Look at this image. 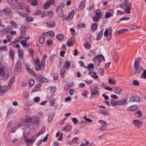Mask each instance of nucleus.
Segmentation results:
<instances>
[{
  "label": "nucleus",
  "mask_w": 146,
  "mask_h": 146,
  "mask_svg": "<svg viewBox=\"0 0 146 146\" xmlns=\"http://www.w3.org/2000/svg\"><path fill=\"white\" fill-rule=\"evenodd\" d=\"M42 84L41 83H40L36 85L35 87L34 88V90L35 91H36L39 90L40 88V87L41 86Z\"/></svg>",
  "instance_id": "obj_42"
},
{
  "label": "nucleus",
  "mask_w": 146,
  "mask_h": 146,
  "mask_svg": "<svg viewBox=\"0 0 146 146\" xmlns=\"http://www.w3.org/2000/svg\"><path fill=\"white\" fill-rule=\"evenodd\" d=\"M89 74L92 77H93L95 79H97L98 77L97 76H94L93 74H94L95 75H96V74L95 72H89Z\"/></svg>",
  "instance_id": "obj_34"
},
{
  "label": "nucleus",
  "mask_w": 146,
  "mask_h": 146,
  "mask_svg": "<svg viewBox=\"0 0 146 146\" xmlns=\"http://www.w3.org/2000/svg\"><path fill=\"white\" fill-rule=\"evenodd\" d=\"M9 54L11 56L12 60H13L14 58V52L12 50H11L9 52Z\"/></svg>",
  "instance_id": "obj_33"
},
{
  "label": "nucleus",
  "mask_w": 146,
  "mask_h": 146,
  "mask_svg": "<svg viewBox=\"0 0 146 146\" xmlns=\"http://www.w3.org/2000/svg\"><path fill=\"white\" fill-rule=\"evenodd\" d=\"M84 46L85 48L87 49H89L90 48V44L89 43H85L84 44Z\"/></svg>",
  "instance_id": "obj_63"
},
{
  "label": "nucleus",
  "mask_w": 146,
  "mask_h": 146,
  "mask_svg": "<svg viewBox=\"0 0 146 146\" xmlns=\"http://www.w3.org/2000/svg\"><path fill=\"white\" fill-rule=\"evenodd\" d=\"M13 111V110L12 109H9L7 111V116H8L10 114H12Z\"/></svg>",
  "instance_id": "obj_55"
},
{
  "label": "nucleus",
  "mask_w": 146,
  "mask_h": 146,
  "mask_svg": "<svg viewBox=\"0 0 146 146\" xmlns=\"http://www.w3.org/2000/svg\"><path fill=\"white\" fill-rule=\"evenodd\" d=\"M132 123L138 128H139L143 123L142 121L138 120H134L133 121Z\"/></svg>",
  "instance_id": "obj_8"
},
{
  "label": "nucleus",
  "mask_w": 146,
  "mask_h": 146,
  "mask_svg": "<svg viewBox=\"0 0 146 146\" xmlns=\"http://www.w3.org/2000/svg\"><path fill=\"white\" fill-rule=\"evenodd\" d=\"M100 112L104 115H109V113H108L107 110H103L102 109H100L99 110Z\"/></svg>",
  "instance_id": "obj_28"
},
{
  "label": "nucleus",
  "mask_w": 146,
  "mask_h": 146,
  "mask_svg": "<svg viewBox=\"0 0 146 146\" xmlns=\"http://www.w3.org/2000/svg\"><path fill=\"white\" fill-rule=\"evenodd\" d=\"M47 16L49 18H51L53 16V13L51 11H49L47 13Z\"/></svg>",
  "instance_id": "obj_46"
},
{
  "label": "nucleus",
  "mask_w": 146,
  "mask_h": 146,
  "mask_svg": "<svg viewBox=\"0 0 146 146\" xmlns=\"http://www.w3.org/2000/svg\"><path fill=\"white\" fill-rule=\"evenodd\" d=\"M128 0H124L121 5V8L123 9H124L125 6L128 5Z\"/></svg>",
  "instance_id": "obj_22"
},
{
  "label": "nucleus",
  "mask_w": 146,
  "mask_h": 146,
  "mask_svg": "<svg viewBox=\"0 0 146 146\" xmlns=\"http://www.w3.org/2000/svg\"><path fill=\"white\" fill-rule=\"evenodd\" d=\"M123 104H125V105L127 104V101L126 100H121L118 102H117V106H121Z\"/></svg>",
  "instance_id": "obj_14"
},
{
  "label": "nucleus",
  "mask_w": 146,
  "mask_h": 146,
  "mask_svg": "<svg viewBox=\"0 0 146 146\" xmlns=\"http://www.w3.org/2000/svg\"><path fill=\"white\" fill-rule=\"evenodd\" d=\"M53 117V114H50L48 118V121L49 122L52 121Z\"/></svg>",
  "instance_id": "obj_51"
},
{
  "label": "nucleus",
  "mask_w": 146,
  "mask_h": 146,
  "mask_svg": "<svg viewBox=\"0 0 146 146\" xmlns=\"http://www.w3.org/2000/svg\"><path fill=\"white\" fill-rule=\"evenodd\" d=\"M45 130V127H43L42 128L40 131L36 135V137H38L40 135L44 133Z\"/></svg>",
  "instance_id": "obj_38"
},
{
  "label": "nucleus",
  "mask_w": 146,
  "mask_h": 146,
  "mask_svg": "<svg viewBox=\"0 0 146 146\" xmlns=\"http://www.w3.org/2000/svg\"><path fill=\"white\" fill-rule=\"evenodd\" d=\"M98 88L97 84H94L90 88L91 93V96L93 97H97L99 96Z\"/></svg>",
  "instance_id": "obj_2"
},
{
  "label": "nucleus",
  "mask_w": 146,
  "mask_h": 146,
  "mask_svg": "<svg viewBox=\"0 0 146 146\" xmlns=\"http://www.w3.org/2000/svg\"><path fill=\"white\" fill-rule=\"evenodd\" d=\"M29 133V131L28 130H25L23 132L24 137L25 138H26Z\"/></svg>",
  "instance_id": "obj_36"
},
{
  "label": "nucleus",
  "mask_w": 146,
  "mask_h": 146,
  "mask_svg": "<svg viewBox=\"0 0 146 146\" xmlns=\"http://www.w3.org/2000/svg\"><path fill=\"white\" fill-rule=\"evenodd\" d=\"M35 83V80L33 79H31L29 82V84L30 86H32Z\"/></svg>",
  "instance_id": "obj_56"
},
{
  "label": "nucleus",
  "mask_w": 146,
  "mask_h": 146,
  "mask_svg": "<svg viewBox=\"0 0 146 146\" xmlns=\"http://www.w3.org/2000/svg\"><path fill=\"white\" fill-rule=\"evenodd\" d=\"M74 43V42L73 40L71 39H70L68 40L66 42L67 46H71L73 45Z\"/></svg>",
  "instance_id": "obj_20"
},
{
  "label": "nucleus",
  "mask_w": 146,
  "mask_h": 146,
  "mask_svg": "<svg viewBox=\"0 0 146 146\" xmlns=\"http://www.w3.org/2000/svg\"><path fill=\"white\" fill-rule=\"evenodd\" d=\"M21 63L22 62L21 61L19 60L17 61L15 65L14 69V72H20L22 68L21 65Z\"/></svg>",
  "instance_id": "obj_3"
},
{
  "label": "nucleus",
  "mask_w": 146,
  "mask_h": 146,
  "mask_svg": "<svg viewBox=\"0 0 146 146\" xmlns=\"http://www.w3.org/2000/svg\"><path fill=\"white\" fill-rule=\"evenodd\" d=\"M49 36L51 37H54L55 36L54 33L52 31H49Z\"/></svg>",
  "instance_id": "obj_64"
},
{
  "label": "nucleus",
  "mask_w": 146,
  "mask_h": 146,
  "mask_svg": "<svg viewBox=\"0 0 146 146\" xmlns=\"http://www.w3.org/2000/svg\"><path fill=\"white\" fill-rule=\"evenodd\" d=\"M103 34V30L101 29L100 32L99 33L98 35L96 38V40H99L102 38Z\"/></svg>",
  "instance_id": "obj_16"
},
{
  "label": "nucleus",
  "mask_w": 146,
  "mask_h": 146,
  "mask_svg": "<svg viewBox=\"0 0 146 146\" xmlns=\"http://www.w3.org/2000/svg\"><path fill=\"white\" fill-rule=\"evenodd\" d=\"M128 31V30L127 29H121L116 32V34L117 35H118L121 34H122L125 32H127Z\"/></svg>",
  "instance_id": "obj_17"
},
{
  "label": "nucleus",
  "mask_w": 146,
  "mask_h": 146,
  "mask_svg": "<svg viewBox=\"0 0 146 146\" xmlns=\"http://www.w3.org/2000/svg\"><path fill=\"white\" fill-rule=\"evenodd\" d=\"M104 35L105 36H106V40L108 41H109L111 40L112 36L111 35H108V29H106L105 30Z\"/></svg>",
  "instance_id": "obj_12"
},
{
  "label": "nucleus",
  "mask_w": 146,
  "mask_h": 146,
  "mask_svg": "<svg viewBox=\"0 0 146 146\" xmlns=\"http://www.w3.org/2000/svg\"><path fill=\"white\" fill-rule=\"evenodd\" d=\"M98 122L101 124L102 126H104V127H106L108 125V124H107L105 121L103 120H99Z\"/></svg>",
  "instance_id": "obj_40"
},
{
  "label": "nucleus",
  "mask_w": 146,
  "mask_h": 146,
  "mask_svg": "<svg viewBox=\"0 0 146 146\" xmlns=\"http://www.w3.org/2000/svg\"><path fill=\"white\" fill-rule=\"evenodd\" d=\"M113 16V14L110 12H108L106 13L105 16V18L106 19L109 18L110 17H112Z\"/></svg>",
  "instance_id": "obj_48"
},
{
  "label": "nucleus",
  "mask_w": 146,
  "mask_h": 146,
  "mask_svg": "<svg viewBox=\"0 0 146 146\" xmlns=\"http://www.w3.org/2000/svg\"><path fill=\"white\" fill-rule=\"evenodd\" d=\"M83 118L86 121H88L89 123L92 122V120L88 118L86 116H84V117Z\"/></svg>",
  "instance_id": "obj_61"
},
{
  "label": "nucleus",
  "mask_w": 146,
  "mask_h": 146,
  "mask_svg": "<svg viewBox=\"0 0 146 146\" xmlns=\"http://www.w3.org/2000/svg\"><path fill=\"white\" fill-rule=\"evenodd\" d=\"M39 121V119L38 117L34 116L31 118V123L36 125L38 124Z\"/></svg>",
  "instance_id": "obj_9"
},
{
  "label": "nucleus",
  "mask_w": 146,
  "mask_h": 146,
  "mask_svg": "<svg viewBox=\"0 0 146 146\" xmlns=\"http://www.w3.org/2000/svg\"><path fill=\"white\" fill-rule=\"evenodd\" d=\"M125 10V11L127 13L129 14L130 13V9L128 5L125 6L124 9H123Z\"/></svg>",
  "instance_id": "obj_41"
},
{
  "label": "nucleus",
  "mask_w": 146,
  "mask_h": 146,
  "mask_svg": "<svg viewBox=\"0 0 146 146\" xmlns=\"http://www.w3.org/2000/svg\"><path fill=\"white\" fill-rule=\"evenodd\" d=\"M18 54L20 58L22 59L23 57V51L20 50H18Z\"/></svg>",
  "instance_id": "obj_30"
},
{
  "label": "nucleus",
  "mask_w": 146,
  "mask_h": 146,
  "mask_svg": "<svg viewBox=\"0 0 146 146\" xmlns=\"http://www.w3.org/2000/svg\"><path fill=\"white\" fill-rule=\"evenodd\" d=\"M38 3L37 0H33L31 3V5L33 6H36L38 4Z\"/></svg>",
  "instance_id": "obj_57"
},
{
  "label": "nucleus",
  "mask_w": 146,
  "mask_h": 146,
  "mask_svg": "<svg viewBox=\"0 0 146 146\" xmlns=\"http://www.w3.org/2000/svg\"><path fill=\"white\" fill-rule=\"evenodd\" d=\"M47 57L46 54H44V58L41 61V64L42 65V68H44L45 66V59Z\"/></svg>",
  "instance_id": "obj_24"
},
{
  "label": "nucleus",
  "mask_w": 146,
  "mask_h": 146,
  "mask_svg": "<svg viewBox=\"0 0 146 146\" xmlns=\"http://www.w3.org/2000/svg\"><path fill=\"white\" fill-rule=\"evenodd\" d=\"M71 127V126L70 125H68L64 127L63 130L66 131L68 132L70 130Z\"/></svg>",
  "instance_id": "obj_43"
},
{
  "label": "nucleus",
  "mask_w": 146,
  "mask_h": 146,
  "mask_svg": "<svg viewBox=\"0 0 146 146\" xmlns=\"http://www.w3.org/2000/svg\"><path fill=\"white\" fill-rule=\"evenodd\" d=\"M55 23L52 21H49L46 23L47 27L49 28H52L55 25Z\"/></svg>",
  "instance_id": "obj_13"
},
{
  "label": "nucleus",
  "mask_w": 146,
  "mask_h": 146,
  "mask_svg": "<svg viewBox=\"0 0 146 146\" xmlns=\"http://www.w3.org/2000/svg\"><path fill=\"white\" fill-rule=\"evenodd\" d=\"M70 64V62L69 61H66V62L65 68L67 70L69 68Z\"/></svg>",
  "instance_id": "obj_52"
},
{
  "label": "nucleus",
  "mask_w": 146,
  "mask_h": 146,
  "mask_svg": "<svg viewBox=\"0 0 146 146\" xmlns=\"http://www.w3.org/2000/svg\"><path fill=\"white\" fill-rule=\"evenodd\" d=\"M12 27L10 26H7L5 28L3 29L2 30H3V33H7L9 32V30L11 29Z\"/></svg>",
  "instance_id": "obj_26"
},
{
  "label": "nucleus",
  "mask_w": 146,
  "mask_h": 146,
  "mask_svg": "<svg viewBox=\"0 0 146 146\" xmlns=\"http://www.w3.org/2000/svg\"><path fill=\"white\" fill-rule=\"evenodd\" d=\"M3 75H2L3 79V80H5L7 79L10 76L9 72H7V73H4Z\"/></svg>",
  "instance_id": "obj_15"
},
{
  "label": "nucleus",
  "mask_w": 146,
  "mask_h": 146,
  "mask_svg": "<svg viewBox=\"0 0 146 146\" xmlns=\"http://www.w3.org/2000/svg\"><path fill=\"white\" fill-rule=\"evenodd\" d=\"M25 66L27 72L35 76L36 79L40 83L46 82L48 81V80L42 75L40 74L36 75L35 72L30 68L29 65L28 64H25Z\"/></svg>",
  "instance_id": "obj_1"
},
{
  "label": "nucleus",
  "mask_w": 146,
  "mask_h": 146,
  "mask_svg": "<svg viewBox=\"0 0 146 146\" xmlns=\"http://www.w3.org/2000/svg\"><path fill=\"white\" fill-rule=\"evenodd\" d=\"M134 66L135 68V70L134 71V74L138 73L140 72L142 69V67L139 65H136L135 64L134 65Z\"/></svg>",
  "instance_id": "obj_6"
},
{
  "label": "nucleus",
  "mask_w": 146,
  "mask_h": 146,
  "mask_svg": "<svg viewBox=\"0 0 146 146\" xmlns=\"http://www.w3.org/2000/svg\"><path fill=\"white\" fill-rule=\"evenodd\" d=\"M72 121L73 122L74 124H76L78 122V121L76 118L73 117L72 119Z\"/></svg>",
  "instance_id": "obj_62"
},
{
  "label": "nucleus",
  "mask_w": 146,
  "mask_h": 146,
  "mask_svg": "<svg viewBox=\"0 0 146 146\" xmlns=\"http://www.w3.org/2000/svg\"><path fill=\"white\" fill-rule=\"evenodd\" d=\"M98 26L96 23H93L91 25V30L92 31L94 32L97 29Z\"/></svg>",
  "instance_id": "obj_27"
},
{
  "label": "nucleus",
  "mask_w": 146,
  "mask_h": 146,
  "mask_svg": "<svg viewBox=\"0 0 146 146\" xmlns=\"http://www.w3.org/2000/svg\"><path fill=\"white\" fill-rule=\"evenodd\" d=\"M100 19V18H99L98 17L95 16L93 17V19L94 22H96L99 21Z\"/></svg>",
  "instance_id": "obj_54"
},
{
  "label": "nucleus",
  "mask_w": 146,
  "mask_h": 146,
  "mask_svg": "<svg viewBox=\"0 0 146 146\" xmlns=\"http://www.w3.org/2000/svg\"><path fill=\"white\" fill-rule=\"evenodd\" d=\"M111 105L113 106H114L115 105H117V101L114 100L113 99H112L111 100Z\"/></svg>",
  "instance_id": "obj_50"
},
{
  "label": "nucleus",
  "mask_w": 146,
  "mask_h": 146,
  "mask_svg": "<svg viewBox=\"0 0 146 146\" xmlns=\"http://www.w3.org/2000/svg\"><path fill=\"white\" fill-rule=\"evenodd\" d=\"M108 83L113 85H115L116 83V82L111 79H109L108 80Z\"/></svg>",
  "instance_id": "obj_49"
},
{
  "label": "nucleus",
  "mask_w": 146,
  "mask_h": 146,
  "mask_svg": "<svg viewBox=\"0 0 146 146\" xmlns=\"http://www.w3.org/2000/svg\"><path fill=\"white\" fill-rule=\"evenodd\" d=\"M64 36L62 34H58L56 36V38L60 41H62L64 39Z\"/></svg>",
  "instance_id": "obj_19"
},
{
  "label": "nucleus",
  "mask_w": 146,
  "mask_h": 146,
  "mask_svg": "<svg viewBox=\"0 0 146 146\" xmlns=\"http://www.w3.org/2000/svg\"><path fill=\"white\" fill-rule=\"evenodd\" d=\"M124 14V13L121 10H117L116 14L117 16L122 15Z\"/></svg>",
  "instance_id": "obj_58"
},
{
  "label": "nucleus",
  "mask_w": 146,
  "mask_h": 146,
  "mask_svg": "<svg viewBox=\"0 0 146 146\" xmlns=\"http://www.w3.org/2000/svg\"><path fill=\"white\" fill-rule=\"evenodd\" d=\"M26 21L28 22H32L33 21V19L32 17H29V15H28V16L27 18H26Z\"/></svg>",
  "instance_id": "obj_53"
},
{
  "label": "nucleus",
  "mask_w": 146,
  "mask_h": 146,
  "mask_svg": "<svg viewBox=\"0 0 146 146\" xmlns=\"http://www.w3.org/2000/svg\"><path fill=\"white\" fill-rule=\"evenodd\" d=\"M3 13L7 15H9L10 13V10L8 8H5L3 10Z\"/></svg>",
  "instance_id": "obj_32"
},
{
  "label": "nucleus",
  "mask_w": 146,
  "mask_h": 146,
  "mask_svg": "<svg viewBox=\"0 0 146 146\" xmlns=\"http://www.w3.org/2000/svg\"><path fill=\"white\" fill-rule=\"evenodd\" d=\"M113 88V91L117 94H120L122 92L121 89L119 87H114Z\"/></svg>",
  "instance_id": "obj_10"
},
{
  "label": "nucleus",
  "mask_w": 146,
  "mask_h": 146,
  "mask_svg": "<svg viewBox=\"0 0 146 146\" xmlns=\"http://www.w3.org/2000/svg\"><path fill=\"white\" fill-rule=\"evenodd\" d=\"M85 7V1H83L81 2L79 5V8L80 10H82Z\"/></svg>",
  "instance_id": "obj_25"
},
{
  "label": "nucleus",
  "mask_w": 146,
  "mask_h": 146,
  "mask_svg": "<svg viewBox=\"0 0 146 146\" xmlns=\"http://www.w3.org/2000/svg\"><path fill=\"white\" fill-rule=\"evenodd\" d=\"M22 3L21 2L17 3L12 5L11 7L15 9H22Z\"/></svg>",
  "instance_id": "obj_7"
},
{
  "label": "nucleus",
  "mask_w": 146,
  "mask_h": 146,
  "mask_svg": "<svg viewBox=\"0 0 146 146\" xmlns=\"http://www.w3.org/2000/svg\"><path fill=\"white\" fill-rule=\"evenodd\" d=\"M25 141L27 143V145L28 146L29 145V144H32L34 142V141H33L32 139L27 138H25Z\"/></svg>",
  "instance_id": "obj_18"
},
{
  "label": "nucleus",
  "mask_w": 146,
  "mask_h": 146,
  "mask_svg": "<svg viewBox=\"0 0 146 146\" xmlns=\"http://www.w3.org/2000/svg\"><path fill=\"white\" fill-rule=\"evenodd\" d=\"M140 100V98L137 96L134 95L131 97L130 99V102H139Z\"/></svg>",
  "instance_id": "obj_5"
},
{
  "label": "nucleus",
  "mask_w": 146,
  "mask_h": 146,
  "mask_svg": "<svg viewBox=\"0 0 146 146\" xmlns=\"http://www.w3.org/2000/svg\"><path fill=\"white\" fill-rule=\"evenodd\" d=\"M64 4L61 3L57 8L56 10L57 12L60 11L64 7Z\"/></svg>",
  "instance_id": "obj_29"
},
{
  "label": "nucleus",
  "mask_w": 146,
  "mask_h": 146,
  "mask_svg": "<svg viewBox=\"0 0 146 146\" xmlns=\"http://www.w3.org/2000/svg\"><path fill=\"white\" fill-rule=\"evenodd\" d=\"M15 79V77L14 76L13 77L11 78L8 84L9 86H10L11 85L12 83L14 81Z\"/></svg>",
  "instance_id": "obj_45"
},
{
  "label": "nucleus",
  "mask_w": 146,
  "mask_h": 146,
  "mask_svg": "<svg viewBox=\"0 0 146 146\" xmlns=\"http://www.w3.org/2000/svg\"><path fill=\"white\" fill-rule=\"evenodd\" d=\"M135 115L137 117H141L142 116V113L141 111H138L135 113Z\"/></svg>",
  "instance_id": "obj_47"
},
{
  "label": "nucleus",
  "mask_w": 146,
  "mask_h": 146,
  "mask_svg": "<svg viewBox=\"0 0 146 146\" xmlns=\"http://www.w3.org/2000/svg\"><path fill=\"white\" fill-rule=\"evenodd\" d=\"M35 67L36 71H38L41 70V67L40 64L35 65Z\"/></svg>",
  "instance_id": "obj_44"
},
{
  "label": "nucleus",
  "mask_w": 146,
  "mask_h": 146,
  "mask_svg": "<svg viewBox=\"0 0 146 146\" xmlns=\"http://www.w3.org/2000/svg\"><path fill=\"white\" fill-rule=\"evenodd\" d=\"M8 90V87L6 86L0 87V96L3 95Z\"/></svg>",
  "instance_id": "obj_4"
},
{
  "label": "nucleus",
  "mask_w": 146,
  "mask_h": 146,
  "mask_svg": "<svg viewBox=\"0 0 146 146\" xmlns=\"http://www.w3.org/2000/svg\"><path fill=\"white\" fill-rule=\"evenodd\" d=\"M141 61V58L139 57L136 58L135 59L134 65H139V63Z\"/></svg>",
  "instance_id": "obj_35"
},
{
  "label": "nucleus",
  "mask_w": 146,
  "mask_h": 146,
  "mask_svg": "<svg viewBox=\"0 0 146 146\" xmlns=\"http://www.w3.org/2000/svg\"><path fill=\"white\" fill-rule=\"evenodd\" d=\"M65 69L64 68L63 69L61 70L60 71V75L62 78H64V73H65Z\"/></svg>",
  "instance_id": "obj_59"
},
{
  "label": "nucleus",
  "mask_w": 146,
  "mask_h": 146,
  "mask_svg": "<svg viewBox=\"0 0 146 146\" xmlns=\"http://www.w3.org/2000/svg\"><path fill=\"white\" fill-rule=\"evenodd\" d=\"M20 43L23 45L24 47L28 48L29 47V45L28 44H27V42L25 40H23L21 41Z\"/></svg>",
  "instance_id": "obj_21"
},
{
  "label": "nucleus",
  "mask_w": 146,
  "mask_h": 146,
  "mask_svg": "<svg viewBox=\"0 0 146 146\" xmlns=\"http://www.w3.org/2000/svg\"><path fill=\"white\" fill-rule=\"evenodd\" d=\"M96 16L98 17L99 18H101L102 16V13L99 10H96Z\"/></svg>",
  "instance_id": "obj_39"
},
{
  "label": "nucleus",
  "mask_w": 146,
  "mask_h": 146,
  "mask_svg": "<svg viewBox=\"0 0 146 146\" xmlns=\"http://www.w3.org/2000/svg\"><path fill=\"white\" fill-rule=\"evenodd\" d=\"M137 106L136 105H134L129 107L128 109L131 111H136L137 109Z\"/></svg>",
  "instance_id": "obj_23"
},
{
  "label": "nucleus",
  "mask_w": 146,
  "mask_h": 146,
  "mask_svg": "<svg viewBox=\"0 0 146 146\" xmlns=\"http://www.w3.org/2000/svg\"><path fill=\"white\" fill-rule=\"evenodd\" d=\"M10 23L11 26L13 27L15 29L17 28V25L14 21H11Z\"/></svg>",
  "instance_id": "obj_37"
},
{
  "label": "nucleus",
  "mask_w": 146,
  "mask_h": 146,
  "mask_svg": "<svg viewBox=\"0 0 146 146\" xmlns=\"http://www.w3.org/2000/svg\"><path fill=\"white\" fill-rule=\"evenodd\" d=\"M20 30L21 34L23 35H25L27 32V28L24 26L21 25L20 28Z\"/></svg>",
  "instance_id": "obj_11"
},
{
  "label": "nucleus",
  "mask_w": 146,
  "mask_h": 146,
  "mask_svg": "<svg viewBox=\"0 0 146 146\" xmlns=\"http://www.w3.org/2000/svg\"><path fill=\"white\" fill-rule=\"evenodd\" d=\"M44 37L43 36H41L39 39L40 43L41 44H43L44 42Z\"/></svg>",
  "instance_id": "obj_60"
},
{
  "label": "nucleus",
  "mask_w": 146,
  "mask_h": 146,
  "mask_svg": "<svg viewBox=\"0 0 146 146\" xmlns=\"http://www.w3.org/2000/svg\"><path fill=\"white\" fill-rule=\"evenodd\" d=\"M50 4L48 2L44 3L43 5V8L44 9H48L50 6Z\"/></svg>",
  "instance_id": "obj_31"
}]
</instances>
